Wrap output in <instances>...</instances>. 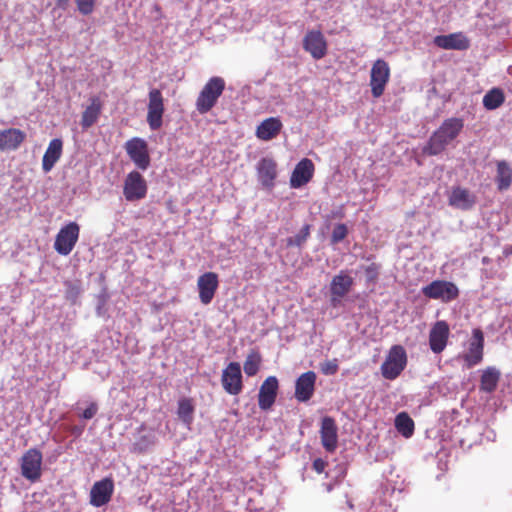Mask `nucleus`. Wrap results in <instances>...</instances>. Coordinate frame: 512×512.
Listing matches in <instances>:
<instances>
[{
    "mask_svg": "<svg viewBox=\"0 0 512 512\" xmlns=\"http://www.w3.org/2000/svg\"><path fill=\"white\" fill-rule=\"evenodd\" d=\"M114 492V482L111 478H104L93 484L90 490V504L94 507L106 505Z\"/></svg>",
    "mask_w": 512,
    "mask_h": 512,
    "instance_id": "17",
    "label": "nucleus"
},
{
    "mask_svg": "<svg viewBox=\"0 0 512 512\" xmlns=\"http://www.w3.org/2000/svg\"><path fill=\"white\" fill-rule=\"evenodd\" d=\"M283 128L278 117H270L263 120L256 128V137L262 141H270L276 138Z\"/></svg>",
    "mask_w": 512,
    "mask_h": 512,
    "instance_id": "25",
    "label": "nucleus"
},
{
    "mask_svg": "<svg viewBox=\"0 0 512 512\" xmlns=\"http://www.w3.org/2000/svg\"><path fill=\"white\" fill-rule=\"evenodd\" d=\"M407 361L405 348L401 345H393L380 367L382 376L387 380L396 379L406 368Z\"/></svg>",
    "mask_w": 512,
    "mask_h": 512,
    "instance_id": "3",
    "label": "nucleus"
},
{
    "mask_svg": "<svg viewBox=\"0 0 512 512\" xmlns=\"http://www.w3.org/2000/svg\"><path fill=\"white\" fill-rule=\"evenodd\" d=\"M146 439H147V438H146V436H143V437L141 438V441H146Z\"/></svg>",
    "mask_w": 512,
    "mask_h": 512,
    "instance_id": "45",
    "label": "nucleus"
},
{
    "mask_svg": "<svg viewBox=\"0 0 512 512\" xmlns=\"http://www.w3.org/2000/svg\"><path fill=\"white\" fill-rule=\"evenodd\" d=\"M165 111L164 98L159 89L153 88L148 93L147 123L151 130H158L163 123Z\"/></svg>",
    "mask_w": 512,
    "mask_h": 512,
    "instance_id": "6",
    "label": "nucleus"
},
{
    "mask_svg": "<svg viewBox=\"0 0 512 512\" xmlns=\"http://www.w3.org/2000/svg\"><path fill=\"white\" fill-rule=\"evenodd\" d=\"M433 42L437 47L445 50L462 51L470 47L469 39L462 32L438 35L434 38Z\"/></svg>",
    "mask_w": 512,
    "mask_h": 512,
    "instance_id": "23",
    "label": "nucleus"
},
{
    "mask_svg": "<svg viewBox=\"0 0 512 512\" xmlns=\"http://www.w3.org/2000/svg\"><path fill=\"white\" fill-rule=\"evenodd\" d=\"M500 376V371L495 367L486 368L481 375L480 390L486 393L494 392L498 386Z\"/></svg>",
    "mask_w": 512,
    "mask_h": 512,
    "instance_id": "28",
    "label": "nucleus"
},
{
    "mask_svg": "<svg viewBox=\"0 0 512 512\" xmlns=\"http://www.w3.org/2000/svg\"><path fill=\"white\" fill-rule=\"evenodd\" d=\"M26 139V133L17 128H9L0 131V150L12 151L19 148V146Z\"/></svg>",
    "mask_w": 512,
    "mask_h": 512,
    "instance_id": "24",
    "label": "nucleus"
},
{
    "mask_svg": "<svg viewBox=\"0 0 512 512\" xmlns=\"http://www.w3.org/2000/svg\"><path fill=\"white\" fill-rule=\"evenodd\" d=\"M395 428L405 438H410L415 429L414 421L406 412H400L395 417Z\"/></svg>",
    "mask_w": 512,
    "mask_h": 512,
    "instance_id": "32",
    "label": "nucleus"
},
{
    "mask_svg": "<svg viewBox=\"0 0 512 512\" xmlns=\"http://www.w3.org/2000/svg\"><path fill=\"white\" fill-rule=\"evenodd\" d=\"M347 235H348L347 226L342 223L337 224L332 231L331 242L333 244L339 243L342 240H344Z\"/></svg>",
    "mask_w": 512,
    "mask_h": 512,
    "instance_id": "37",
    "label": "nucleus"
},
{
    "mask_svg": "<svg viewBox=\"0 0 512 512\" xmlns=\"http://www.w3.org/2000/svg\"><path fill=\"white\" fill-rule=\"evenodd\" d=\"M450 335V328L446 321H437L429 332L430 349L436 353H441L447 346Z\"/></svg>",
    "mask_w": 512,
    "mask_h": 512,
    "instance_id": "20",
    "label": "nucleus"
},
{
    "mask_svg": "<svg viewBox=\"0 0 512 512\" xmlns=\"http://www.w3.org/2000/svg\"><path fill=\"white\" fill-rule=\"evenodd\" d=\"M80 234V226L69 222L63 226L55 237L54 249L60 255L67 256L74 249Z\"/></svg>",
    "mask_w": 512,
    "mask_h": 512,
    "instance_id": "5",
    "label": "nucleus"
},
{
    "mask_svg": "<svg viewBox=\"0 0 512 512\" xmlns=\"http://www.w3.org/2000/svg\"><path fill=\"white\" fill-rule=\"evenodd\" d=\"M449 204L462 210H468L475 204V196L466 188L455 187L450 194Z\"/></svg>",
    "mask_w": 512,
    "mask_h": 512,
    "instance_id": "27",
    "label": "nucleus"
},
{
    "mask_svg": "<svg viewBox=\"0 0 512 512\" xmlns=\"http://www.w3.org/2000/svg\"><path fill=\"white\" fill-rule=\"evenodd\" d=\"M326 466L327 462L321 458H317L313 461V469L319 474L325 470Z\"/></svg>",
    "mask_w": 512,
    "mask_h": 512,
    "instance_id": "42",
    "label": "nucleus"
},
{
    "mask_svg": "<svg viewBox=\"0 0 512 512\" xmlns=\"http://www.w3.org/2000/svg\"><path fill=\"white\" fill-rule=\"evenodd\" d=\"M219 287V277L215 272H205L197 279V289L199 293V300L203 305H208L212 302L216 291Z\"/></svg>",
    "mask_w": 512,
    "mask_h": 512,
    "instance_id": "14",
    "label": "nucleus"
},
{
    "mask_svg": "<svg viewBox=\"0 0 512 512\" xmlns=\"http://www.w3.org/2000/svg\"><path fill=\"white\" fill-rule=\"evenodd\" d=\"M310 229H311V226L309 224H305L301 228V230L299 231V233L297 235H295L294 237L287 238V240H286L287 246L288 247L302 246L306 242L308 237L310 236Z\"/></svg>",
    "mask_w": 512,
    "mask_h": 512,
    "instance_id": "35",
    "label": "nucleus"
},
{
    "mask_svg": "<svg viewBox=\"0 0 512 512\" xmlns=\"http://www.w3.org/2000/svg\"><path fill=\"white\" fill-rule=\"evenodd\" d=\"M223 389L230 395H238L243 389L241 366L238 362H230L222 372Z\"/></svg>",
    "mask_w": 512,
    "mask_h": 512,
    "instance_id": "12",
    "label": "nucleus"
},
{
    "mask_svg": "<svg viewBox=\"0 0 512 512\" xmlns=\"http://www.w3.org/2000/svg\"><path fill=\"white\" fill-rule=\"evenodd\" d=\"M225 90V80L219 76L211 77L203 86L196 99V110L206 114L216 105Z\"/></svg>",
    "mask_w": 512,
    "mask_h": 512,
    "instance_id": "2",
    "label": "nucleus"
},
{
    "mask_svg": "<svg viewBox=\"0 0 512 512\" xmlns=\"http://www.w3.org/2000/svg\"><path fill=\"white\" fill-rule=\"evenodd\" d=\"M505 254L508 255V254H512V246L506 248L505 250Z\"/></svg>",
    "mask_w": 512,
    "mask_h": 512,
    "instance_id": "44",
    "label": "nucleus"
},
{
    "mask_svg": "<svg viewBox=\"0 0 512 512\" xmlns=\"http://www.w3.org/2000/svg\"><path fill=\"white\" fill-rule=\"evenodd\" d=\"M70 0H55L56 2V5L59 7V8H62V9H65L68 5Z\"/></svg>",
    "mask_w": 512,
    "mask_h": 512,
    "instance_id": "43",
    "label": "nucleus"
},
{
    "mask_svg": "<svg viewBox=\"0 0 512 512\" xmlns=\"http://www.w3.org/2000/svg\"><path fill=\"white\" fill-rule=\"evenodd\" d=\"M63 150V142L59 138L52 139L42 159V169L49 172L60 159Z\"/></svg>",
    "mask_w": 512,
    "mask_h": 512,
    "instance_id": "26",
    "label": "nucleus"
},
{
    "mask_svg": "<svg viewBox=\"0 0 512 512\" xmlns=\"http://www.w3.org/2000/svg\"><path fill=\"white\" fill-rule=\"evenodd\" d=\"M65 287L66 300L70 301L72 304H75L82 291L80 282L66 281Z\"/></svg>",
    "mask_w": 512,
    "mask_h": 512,
    "instance_id": "36",
    "label": "nucleus"
},
{
    "mask_svg": "<svg viewBox=\"0 0 512 512\" xmlns=\"http://www.w3.org/2000/svg\"><path fill=\"white\" fill-rule=\"evenodd\" d=\"M261 362L262 357L259 351L251 350L244 361L243 369L245 374L250 377L255 376L260 369Z\"/></svg>",
    "mask_w": 512,
    "mask_h": 512,
    "instance_id": "34",
    "label": "nucleus"
},
{
    "mask_svg": "<svg viewBox=\"0 0 512 512\" xmlns=\"http://www.w3.org/2000/svg\"><path fill=\"white\" fill-rule=\"evenodd\" d=\"M390 79V67L383 59H377L370 72V87L374 98L383 95L385 87Z\"/></svg>",
    "mask_w": 512,
    "mask_h": 512,
    "instance_id": "7",
    "label": "nucleus"
},
{
    "mask_svg": "<svg viewBox=\"0 0 512 512\" xmlns=\"http://www.w3.org/2000/svg\"><path fill=\"white\" fill-rule=\"evenodd\" d=\"M147 182L145 178L138 171H131L127 174L123 194L127 201H138L147 195Z\"/></svg>",
    "mask_w": 512,
    "mask_h": 512,
    "instance_id": "9",
    "label": "nucleus"
},
{
    "mask_svg": "<svg viewBox=\"0 0 512 512\" xmlns=\"http://www.w3.org/2000/svg\"><path fill=\"white\" fill-rule=\"evenodd\" d=\"M496 182L499 190H506L512 183V170L505 161L497 164Z\"/></svg>",
    "mask_w": 512,
    "mask_h": 512,
    "instance_id": "33",
    "label": "nucleus"
},
{
    "mask_svg": "<svg viewBox=\"0 0 512 512\" xmlns=\"http://www.w3.org/2000/svg\"><path fill=\"white\" fill-rule=\"evenodd\" d=\"M315 172V166L312 160L303 158L300 160L290 177V186L292 188H300L311 181Z\"/></svg>",
    "mask_w": 512,
    "mask_h": 512,
    "instance_id": "21",
    "label": "nucleus"
},
{
    "mask_svg": "<svg viewBox=\"0 0 512 512\" xmlns=\"http://www.w3.org/2000/svg\"><path fill=\"white\" fill-rule=\"evenodd\" d=\"M303 48L314 59L319 60L327 54V40L320 30H309L303 38Z\"/></svg>",
    "mask_w": 512,
    "mask_h": 512,
    "instance_id": "13",
    "label": "nucleus"
},
{
    "mask_svg": "<svg viewBox=\"0 0 512 512\" xmlns=\"http://www.w3.org/2000/svg\"><path fill=\"white\" fill-rule=\"evenodd\" d=\"M98 411V405L95 402L90 403V405L83 411L81 417L89 420L92 419Z\"/></svg>",
    "mask_w": 512,
    "mask_h": 512,
    "instance_id": "41",
    "label": "nucleus"
},
{
    "mask_svg": "<svg viewBox=\"0 0 512 512\" xmlns=\"http://www.w3.org/2000/svg\"><path fill=\"white\" fill-rule=\"evenodd\" d=\"M319 433L325 451L335 452L338 447V427L334 418L330 416L323 417Z\"/></svg>",
    "mask_w": 512,
    "mask_h": 512,
    "instance_id": "16",
    "label": "nucleus"
},
{
    "mask_svg": "<svg viewBox=\"0 0 512 512\" xmlns=\"http://www.w3.org/2000/svg\"><path fill=\"white\" fill-rule=\"evenodd\" d=\"M380 271V265L377 263H371L370 265L364 268L366 280L368 282L374 283L377 281Z\"/></svg>",
    "mask_w": 512,
    "mask_h": 512,
    "instance_id": "38",
    "label": "nucleus"
},
{
    "mask_svg": "<svg viewBox=\"0 0 512 512\" xmlns=\"http://www.w3.org/2000/svg\"><path fill=\"white\" fill-rule=\"evenodd\" d=\"M125 150L133 163L141 170H146L150 166V155L147 142L138 137H134L125 143Z\"/></svg>",
    "mask_w": 512,
    "mask_h": 512,
    "instance_id": "11",
    "label": "nucleus"
},
{
    "mask_svg": "<svg viewBox=\"0 0 512 512\" xmlns=\"http://www.w3.org/2000/svg\"><path fill=\"white\" fill-rule=\"evenodd\" d=\"M257 177L261 185L266 189L275 186L277 178V163L272 157H263L256 166Z\"/></svg>",
    "mask_w": 512,
    "mask_h": 512,
    "instance_id": "19",
    "label": "nucleus"
},
{
    "mask_svg": "<svg viewBox=\"0 0 512 512\" xmlns=\"http://www.w3.org/2000/svg\"><path fill=\"white\" fill-rule=\"evenodd\" d=\"M353 284V278L349 276L345 271H340L332 278L330 283V301L333 307L338 306V304L341 302V299L350 292Z\"/></svg>",
    "mask_w": 512,
    "mask_h": 512,
    "instance_id": "15",
    "label": "nucleus"
},
{
    "mask_svg": "<svg viewBox=\"0 0 512 512\" xmlns=\"http://www.w3.org/2000/svg\"><path fill=\"white\" fill-rule=\"evenodd\" d=\"M195 405L192 398L183 397L178 401L177 415L179 419L188 427L194 420Z\"/></svg>",
    "mask_w": 512,
    "mask_h": 512,
    "instance_id": "30",
    "label": "nucleus"
},
{
    "mask_svg": "<svg viewBox=\"0 0 512 512\" xmlns=\"http://www.w3.org/2000/svg\"><path fill=\"white\" fill-rule=\"evenodd\" d=\"M101 109L102 104L100 99L98 97L91 98L90 105L87 106L82 113L81 126L83 128H89L96 123L101 113Z\"/></svg>",
    "mask_w": 512,
    "mask_h": 512,
    "instance_id": "29",
    "label": "nucleus"
},
{
    "mask_svg": "<svg viewBox=\"0 0 512 512\" xmlns=\"http://www.w3.org/2000/svg\"><path fill=\"white\" fill-rule=\"evenodd\" d=\"M421 292L426 298L439 300L442 303L452 302L459 297L457 285L446 280H434L422 287Z\"/></svg>",
    "mask_w": 512,
    "mask_h": 512,
    "instance_id": "4",
    "label": "nucleus"
},
{
    "mask_svg": "<svg viewBox=\"0 0 512 512\" xmlns=\"http://www.w3.org/2000/svg\"><path fill=\"white\" fill-rule=\"evenodd\" d=\"M463 128L464 120L462 118L445 119L430 136L427 144L423 147V153L429 156L441 154L461 134Z\"/></svg>",
    "mask_w": 512,
    "mask_h": 512,
    "instance_id": "1",
    "label": "nucleus"
},
{
    "mask_svg": "<svg viewBox=\"0 0 512 512\" xmlns=\"http://www.w3.org/2000/svg\"><path fill=\"white\" fill-rule=\"evenodd\" d=\"M75 2L82 15H89L95 8L96 0H75Z\"/></svg>",
    "mask_w": 512,
    "mask_h": 512,
    "instance_id": "39",
    "label": "nucleus"
},
{
    "mask_svg": "<svg viewBox=\"0 0 512 512\" xmlns=\"http://www.w3.org/2000/svg\"><path fill=\"white\" fill-rule=\"evenodd\" d=\"M42 453L36 448L28 449L21 458V474L31 482L40 479L42 470Z\"/></svg>",
    "mask_w": 512,
    "mask_h": 512,
    "instance_id": "8",
    "label": "nucleus"
},
{
    "mask_svg": "<svg viewBox=\"0 0 512 512\" xmlns=\"http://www.w3.org/2000/svg\"><path fill=\"white\" fill-rule=\"evenodd\" d=\"M278 389L279 382L275 376H269L263 381L258 394V405L261 410H269L274 405Z\"/></svg>",
    "mask_w": 512,
    "mask_h": 512,
    "instance_id": "18",
    "label": "nucleus"
},
{
    "mask_svg": "<svg viewBox=\"0 0 512 512\" xmlns=\"http://www.w3.org/2000/svg\"><path fill=\"white\" fill-rule=\"evenodd\" d=\"M482 102L487 110H495L505 102V94L501 88L494 87L484 95Z\"/></svg>",
    "mask_w": 512,
    "mask_h": 512,
    "instance_id": "31",
    "label": "nucleus"
},
{
    "mask_svg": "<svg viewBox=\"0 0 512 512\" xmlns=\"http://www.w3.org/2000/svg\"><path fill=\"white\" fill-rule=\"evenodd\" d=\"M484 334L480 328L472 331V338L469 341L468 351L459 357L465 362L466 368L470 369L483 360Z\"/></svg>",
    "mask_w": 512,
    "mask_h": 512,
    "instance_id": "10",
    "label": "nucleus"
},
{
    "mask_svg": "<svg viewBox=\"0 0 512 512\" xmlns=\"http://www.w3.org/2000/svg\"><path fill=\"white\" fill-rule=\"evenodd\" d=\"M316 374L313 371H307L301 374L295 383V398L299 402L309 401L315 391Z\"/></svg>",
    "mask_w": 512,
    "mask_h": 512,
    "instance_id": "22",
    "label": "nucleus"
},
{
    "mask_svg": "<svg viewBox=\"0 0 512 512\" xmlns=\"http://www.w3.org/2000/svg\"><path fill=\"white\" fill-rule=\"evenodd\" d=\"M339 365L337 359L327 360L321 364V372L324 375H334L338 372Z\"/></svg>",
    "mask_w": 512,
    "mask_h": 512,
    "instance_id": "40",
    "label": "nucleus"
}]
</instances>
